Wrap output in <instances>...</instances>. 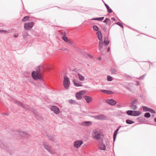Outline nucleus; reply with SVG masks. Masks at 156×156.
<instances>
[{"instance_id": "19", "label": "nucleus", "mask_w": 156, "mask_h": 156, "mask_svg": "<svg viewBox=\"0 0 156 156\" xmlns=\"http://www.w3.org/2000/svg\"><path fill=\"white\" fill-rule=\"evenodd\" d=\"M96 34L98 35V39L100 41L102 40V37L101 32L100 31H98L97 32Z\"/></svg>"}, {"instance_id": "46", "label": "nucleus", "mask_w": 156, "mask_h": 156, "mask_svg": "<svg viewBox=\"0 0 156 156\" xmlns=\"http://www.w3.org/2000/svg\"><path fill=\"white\" fill-rule=\"evenodd\" d=\"M88 57L89 58H90L91 59L93 58V56H92L91 55H90V54H88Z\"/></svg>"}, {"instance_id": "14", "label": "nucleus", "mask_w": 156, "mask_h": 156, "mask_svg": "<svg viewBox=\"0 0 156 156\" xmlns=\"http://www.w3.org/2000/svg\"><path fill=\"white\" fill-rule=\"evenodd\" d=\"M47 136L49 140L50 141H54L55 140L54 135L50 134L47 135Z\"/></svg>"}, {"instance_id": "24", "label": "nucleus", "mask_w": 156, "mask_h": 156, "mask_svg": "<svg viewBox=\"0 0 156 156\" xmlns=\"http://www.w3.org/2000/svg\"><path fill=\"white\" fill-rule=\"evenodd\" d=\"M104 17H98V18H93L92 19H91V20H98L99 21H102L104 20Z\"/></svg>"}, {"instance_id": "20", "label": "nucleus", "mask_w": 156, "mask_h": 156, "mask_svg": "<svg viewBox=\"0 0 156 156\" xmlns=\"http://www.w3.org/2000/svg\"><path fill=\"white\" fill-rule=\"evenodd\" d=\"M22 35L24 39L26 38L27 37L29 36L28 32L24 30H23L22 32Z\"/></svg>"}, {"instance_id": "5", "label": "nucleus", "mask_w": 156, "mask_h": 156, "mask_svg": "<svg viewBox=\"0 0 156 156\" xmlns=\"http://www.w3.org/2000/svg\"><path fill=\"white\" fill-rule=\"evenodd\" d=\"M34 24V22L32 21L27 23H25L24 26V29L28 31L30 30L33 27Z\"/></svg>"}, {"instance_id": "42", "label": "nucleus", "mask_w": 156, "mask_h": 156, "mask_svg": "<svg viewBox=\"0 0 156 156\" xmlns=\"http://www.w3.org/2000/svg\"><path fill=\"white\" fill-rule=\"evenodd\" d=\"M92 117L93 118H94V119H98L99 120V115L94 116H92Z\"/></svg>"}, {"instance_id": "28", "label": "nucleus", "mask_w": 156, "mask_h": 156, "mask_svg": "<svg viewBox=\"0 0 156 156\" xmlns=\"http://www.w3.org/2000/svg\"><path fill=\"white\" fill-rule=\"evenodd\" d=\"M30 19V17L28 16H26L23 18L22 20V21L23 22H25L27 20H29Z\"/></svg>"}, {"instance_id": "55", "label": "nucleus", "mask_w": 156, "mask_h": 156, "mask_svg": "<svg viewBox=\"0 0 156 156\" xmlns=\"http://www.w3.org/2000/svg\"><path fill=\"white\" fill-rule=\"evenodd\" d=\"M8 114H3V115H7Z\"/></svg>"}, {"instance_id": "38", "label": "nucleus", "mask_w": 156, "mask_h": 156, "mask_svg": "<svg viewBox=\"0 0 156 156\" xmlns=\"http://www.w3.org/2000/svg\"><path fill=\"white\" fill-rule=\"evenodd\" d=\"M126 122L128 124H131L132 123H134L131 120H129V119L127 120H126Z\"/></svg>"}, {"instance_id": "31", "label": "nucleus", "mask_w": 156, "mask_h": 156, "mask_svg": "<svg viewBox=\"0 0 156 156\" xmlns=\"http://www.w3.org/2000/svg\"><path fill=\"white\" fill-rule=\"evenodd\" d=\"M62 39L64 40L66 42H69V40L66 37L64 36L62 37Z\"/></svg>"}, {"instance_id": "39", "label": "nucleus", "mask_w": 156, "mask_h": 156, "mask_svg": "<svg viewBox=\"0 0 156 156\" xmlns=\"http://www.w3.org/2000/svg\"><path fill=\"white\" fill-rule=\"evenodd\" d=\"M8 31L4 30H0V33H4L5 34H7Z\"/></svg>"}, {"instance_id": "53", "label": "nucleus", "mask_w": 156, "mask_h": 156, "mask_svg": "<svg viewBox=\"0 0 156 156\" xmlns=\"http://www.w3.org/2000/svg\"><path fill=\"white\" fill-rule=\"evenodd\" d=\"M136 102V101H133L132 102V103L133 104H135Z\"/></svg>"}, {"instance_id": "43", "label": "nucleus", "mask_w": 156, "mask_h": 156, "mask_svg": "<svg viewBox=\"0 0 156 156\" xmlns=\"http://www.w3.org/2000/svg\"><path fill=\"white\" fill-rule=\"evenodd\" d=\"M131 107L133 109H136L137 108V106L135 105H132Z\"/></svg>"}, {"instance_id": "23", "label": "nucleus", "mask_w": 156, "mask_h": 156, "mask_svg": "<svg viewBox=\"0 0 156 156\" xmlns=\"http://www.w3.org/2000/svg\"><path fill=\"white\" fill-rule=\"evenodd\" d=\"M99 120H105L106 119V117L104 115H99Z\"/></svg>"}, {"instance_id": "50", "label": "nucleus", "mask_w": 156, "mask_h": 156, "mask_svg": "<svg viewBox=\"0 0 156 156\" xmlns=\"http://www.w3.org/2000/svg\"><path fill=\"white\" fill-rule=\"evenodd\" d=\"M110 47H108V48L107 49V52H109V51H110Z\"/></svg>"}, {"instance_id": "47", "label": "nucleus", "mask_w": 156, "mask_h": 156, "mask_svg": "<svg viewBox=\"0 0 156 156\" xmlns=\"http://www.w3.org/2000/svg\"><path fill=\"white\" fill-rule=\"evenodd\" d=\"M18 36V34H14L13 35V37H16Z\"/></svg>"}, {"instance_id": "45", "label": "nucleus", "mask_w": 156, "mask_h": 156, "mask_svg": "<svg viewBox=\"0 0 156 156\" xmlns=\"http://www.w3.org/2000/svg\"><path fill=\"white\" fill-rule=\"evenodd\" d=\"M102 29L105 31H106L107 30L106 28L105 27H102Z\"/></svg>"}, {"instance_id": "10", "label": "nucleus", "mask_w": 156, "mask_h": 156, "mask_svg": "<svg viewBox=\"0 0 156 156\" xmlns=\"http://www.w3.org/2000/svg\"><path fill=\"white\" fill-rule=\"evenodd\" d=\"M106 102L108 104L111 105H114L117 102L113 99H108L106 100Z\"/></svg>"}, {"instance_id": "34", "label": "nucleus", "mask_w": 156, "mask_h": 156, "mask_svg": "<svg viewBox=\"0 0 156 156\" xmlns=\"http://www.w3.org/2000/svg\"><path fill=\"white\" fill-rule=\"evenodd\" d=\"M93 29L96 31H97L98 30L99 28L97 26H94L93 27Z\"/></svg>"}, {"instance_id": "44", "label": "nucleus", "mask_w": 156, "mask_h": 156, "mask_svg": "<svg viewBox=\"0 0 156 156\" xmlns=\"http://www.w3.org/2000/svg\"><path fill=\"white\" fill-rule=\"evenodd\" d=\"M118 25H119V26L121 27L122 28H123V26L121 23L119 22H118Z\"/></svg>"}, {"instance_id": "52", "label": "nucleus", "mask_w": 156, "mask_h": 156, "mask_svg": "<svg viewBox=\"0 0 156 156\" xmlns=\"http://www.w3.org/2000/svg\"><path fill=\"white\" fill-rule=\"evenodd\" d=\"M62 34H63V35L64 36H65L66 35V33L65 32L63 33Z\"/></svg>"}, {"instance_id": "13", "label": "nucleus", "mask_w": 156, "mask_h": 156, "mask_svg": "<svg viewBox=\"0 0 156 156\" xmlns=\"http://www.w3.org/2000/svg\"><path fill=\"white\" fill-rule=\"evenodd\" d=\"M103 47V43L102 40L100 41L99 42V51L102 54V49Z\"/></svg>"}, {"instance_id": "12", "label": "nucleus", "mask_w": 156, "mask_h": 156, "mask_svg": "<svg viewBox=\"0 0 156 156\" xmlns=\"http://www.w3.org/2000/svg\"><path fill=\"white\" fill-rule=\"evenodd\" d=\"M92 123L91 121H84L82 122L81 125L84 126H87L90 125Z\"/></svg>"}, {"instance_id": "35", "label": "nucleus", "mask_w": 156, "mask_h": 156, "mask_svg": "<svg viewBox=\"0 0 156 156\" xmlns=\"http://www.w3.org/2000/svg\"><path fill=\"white\" fill-rule=\"evenodd\" d=\"M143 110L145 112L148 111L149 109L147 107L145 106H143Z\"/></svg>"}, {"instance_id": "7", "label": "nucleus", "mask_w": 156, "mask_h": 156, "mask_svg": "<svg viewBox=\"0 0 156 156\" xmlns=\"http://www.w3.org/2000/svg\"><path fill=\"white\" fill-rule=\"evenodd\" d=\"M43 145L44 148L48 151L50 153L52 154L53 151L51 149V147L46 142H43Z\"/></svg>"}, {"instance_id": "27", "label": "nucleus", "mask_w": 156, "mask_h": 156, "mask_svg": "<svg viewBox=\"0 0 156 156\" xmlns=\"http://www.w3.org/2000/svg\"><path fill=\"white\" fill-rule=\"evenodd\" d=\"M106 38L107 39V38L106 37H105V40L103 42L104 45L105 46H107L109 43V40H106Z\"/></svg>"}, {"instance_id": "29", "label": "nucleus", "mask_w": 156, "mask_h": 156, "mask_svg": "<svg viewBox=\"0 0 156 156\" xmlns=\"http://www.w3.org/2000/svg\"><path fill=\"white\" fill-rule=\"evenodd\" d=\"M117 135V129H116L114 131L113 133V141L114 142L116 140V135Z\"/></svg>"}, {"instance_id": "6", "label": "nucleus", "mask_w": 156, "mask_h": 156, "mask_svg": "<svg viewBox=\"0 0 156 156\" xmlns=\"http://www.w3.org/2000/svg\"><path fill=\"white\" fill-rule=\"evenodd\" d=\"M16 132L21 137H24L27 138L28 136V134L27 132L23 131L20 130H16Z\"/></svg>"}, {"instance_id": "9", "label": "nucleus", "mask_w": 156, "mask_h": 156, "mask_svg": "<svg viewBox=\"0 0 156 156\" xmlns=\"http://www.w3.org/2000/svg\"><path fill=\"white\" fill-rule=\"evenodd\" d=\"M51 110L54 112V113L58 114L59 112V109L58 107L57 106H53L51 108Z\"/></svg>"}, {"instance_id": "32", "label": "nucleus", "mask_w": 156, "mask_h": 156, "mask_svg": "<svg viewBox=\"0 0 156 156\" xmlns=\"http://www.w3.org/2000/svg\"><path fill=\"white\" fill-rule=\"evenodd\" d=\"M113 80V77L110 76H108L107 77V80L111 81Z\"/></svg>"}, {"instance_id": "54", "label": "nucleus", "mask_w": 156, "mask_h": 156, "mask_svg": "<svg viewBox=\"0 0 156 156\" xmlns=\"http://www.w3.org/2000/svg\"><path fill=\"white\" fill-rule=\"evenodd\" d=\"M98 59L99 60H101V57H100L99 58H98Z\"/></svg>"}, {"instance_id": "15", "label": "nucleus", "mask_w": 156, "mask_h": 156, "mask_svg": "<svg viewBox=\"0 0 156 156\" xmlns=\"http://www.w3.org/2000/svg\"><path fill=\"white\" fill-rule=\"evenodd\" d=\"M101 91L107 94H113V92L110 90H101Z\"/></svg>"}, {"instance_id": "8", "label": "nucleus", "mask_w": 156, "mask_h": 156, "mask_svg": "<svg viewBox=\"0 0 156 156\" xmlns=\"http://www.w3.org/2000/svg\"><path fill=\"white\" fill-rule=\"evenodd\" d=\"M83 142L82 140L76 141L74 143V146L75 147L78 148L83 144Z\"/></svg>"}, {"instance_id": "25", "label": "nucleus", "mask_w": 156, "mask_h": 156, "mask_svg": "<svg viewBox=\"0 0 156 156\" xmlns=\"http://www.w3.org/2000/svg\"><path fill=\"white\" fill-rule=\"evenodd\" d=\"M69 102L72 104H77L78 105V103L76 101L72 99H70L68 101Z\"/></svg>"}, {"instance_id": "21", "label": "nucleus", "mask_w": 156, "mask_h": 156, "mask_svg": "<svg viewBox=\"0 0 156 156\" xmlns=\"http://www.w3.org/2000/svg\"><path fill=\"white\" fill-rule=\"evenodd\" d=\"M133 116H136L140 115L141 113L140 111H134L133 113Z\"/></svg>"}, {"instance_id": "1", "label": "nucleus", "mask_w": 156, "mask_h": 156, "mask_svg": "<svg viewBox=\"0 0 156 156\" xmlns=\"http://www.w3.org/2000/svg\"><path fill=\"white\" fill-rule=\"evenodd\" d=\"M40 66H38L36 68V71H33L31 73L33 78L35 80L41 79L40 73Z\"/></svg>"}, {"instance_id": "41", "label": "nucleus", "mask_w": 156, "mask_h": 156, "mask_svg": "<svg viewBox=\"0 0 156 156\" xmlns=\"http://www.w3.org/2000/svg\"><path fill=\"white\" fill-rule=\"evenodd\" d=\"M148 111L150 112H151L153 113H155V111L154 110H153L152 109H150V108L149 109V110H148Z\"/></svg>"}, {"instance_id": "58", "label": "nucleus", "mask_w": 156, "mask_h": 156, "mask_svg": "<svg viewBox=\"0 0 156 156\" xmlns=\"http://www.w3.org/2000/svg\"><path fill=\"white\" fill-rule=\"evenodd\" d=\"M115 24H117V22L116 23H115Z\"/></svg>"}, {"instance_id": "11", "label": "nucleus", "mask_w": 156, "mask_h": 156, "mask_svg": "<svg viewBox=\"0 0 156 156\" xmlns=\"http://www.w3.org/2000/svg\"><path fill=\"white\" fill-rule=\"evenodd\" d=\"M83 98L86 101L87 103H90L92 101V98L87 95L83 96Z\"/></svg>"}, {"instance_id": "26", "label": "nucleus", "mask_w": 156, "mask_h": 156, "mask_svg": "<svg viewBox=\"0 0 156 156\" xmlns=\"http://www.w3.org/2000/svg\"><path fill=\"white\" fill-rule=\"evenodd\" d=\"M99 148L101 150H105L106 149L105 145L102 143L100 145Z\"/></svg>"}, {"instance_id": "57", "label": "nucleus", "mask_w": 156, "mask_h": 156, "mask_svg": "<svg viewBox=\"0 0 156 156\" xmlns=\"http://www.w3.org/2000/svg\"><path fill=\"white\" fill-rule=\"evenodd\" d=\"M62 50H66V49H62Z\"/></svg>"}, {"instance_id": "48", "label": "nucleus", "mask_w": 156, "mask_h": 156, "mask_svg": "<svg viewBox=\"0 0 156 156\" xmlns=\"http://www.w3.org/2000/svg\"><path fill=\"white\" fill-rule=\"evenodd\" d=\"M81 91H82V92L81 93V95L82 96L83 95L84 93H85V91L84 90H82Z\"/></svg>"}, {"instance_id": "56", "label": "nucleus", "mask_w": 156, "mask_h": 156, "mask_svg": "<svg viewBox=\"0 0 156 156\" xmlns=\"http://www.w3.org/2000/svg\"><path fill=\"white\" fill-rule=\"evenodd\" d=\"M154 121H155V122H156V118H155L154 119Z\"/></svg>"}, {"instance_id": "22", "label": "nucleus", "mask_w": 156, "mask_h": 156, "mask_svg": "<svg viewBox=\"0 0 156 156\" xmlns=\"http://www.w3.org/2000/svg\"><path fill=\"white\" fill-rule=\"evenodd\" d=\"M77 80H73V82L74 83V85L76 87H81L83 86L81 84L77 83L76 82Z\"/></svg>"}, {"instance_id": "18", "label": "nucleus", "mask_w": 156, "mask_h": 156, "mask_svg": "<svg viewBox=\"0 0 156 156\" xmlns=\"http://www.w3.org/2000/svg\"><path fill=\"white\" fill-rule=\"evenodd\" d=\"M104 3L105 5L106 6V9H107V12L108 13H112V9L110 8L109 6L107 4H106L105 2H104Z\"/></svg>"}, {"instance_id": "40", "label": "nucleus", "mask_w": 156, "mask_h": 156, "mask_svg": "<svg viewBox=\"0 0 156 156\" xmlns=\"http://www.w3.org/2000/svg\"><path fill=\"white\" fill-rule=\"evenodd\" d=\"M109 21H110V20L109 19L107 18L104 20L103 22L105 23H106V24H107V22Z\"/></svg>"}, {"instance_id": "33", "label": "nucleus", "mask_w": 156, "mask_h": 156, "mask_svg": "<svg viewBox=\"0 0 156 156\" xmlns=\"http://www.w3.org/2000/svg\"><path fill=\"white\" fill-rule=\"evenodd\" d=\"M133 111L128 110L127 111V113L129 115H131L133 116Z\"/></svg>"}, {"instance_id": "36", "label": "nucleus", "mask_w": 156, "mask_h": 156, "mask_svg": "<svg viewBox=\"0 0 156 156\" xmlns=\"http://www.w3.org/2000/svg\"><path fill=\"white\" fill-rule=\"evenodd\" d=\"M111 72L113 74H115L116 73V70L114 69H112L111 70Z\"/></svg>"}, {"instance_id": "30", "label": "nucleus", "mask_w": 156, "mask_h": 156, "mask_svg": "<svg viewBox=\"0 0 156 156\" xmlns=\"http://www.w3.org/2000/svg\"><path fill=\"white\" fill-rule=\"evenodd\" d=\"M78 76L79 77V79L80 80L83 81L84 80V77L83 76L81 75L80 73H78Z\"/></svg>"}, {"instance_id": "17", "label": "nucleus", "mask_w": 156, "mask_h": 156, "mask_svg": "<svg viewBox=\"0 0 156 156\" xmlns=\"http://www.w3.org/2000/svg\"><path fill=\"white\" fill-rule=\"evenodd\" d=\"M0 147L1 148L6 151L8 150L9 149V147L8 146H7L6 145H5L2 143L0 144Z\"/></svg>"}, {"instance_id": "51", "label": "nucleus", "mask_w": 156, "mask_h": 156, "mask_svg": "<svg viewBox=\"0 0 156 156\" xmlns=\"http://www.w3.org/2000/svg\"><path fill=\"white\" fill-rule=\"evenodd\" d=\"M68 43H69L70 44H71L73 43V42L72 41H69V42H68Z\"/></svg>"}, {"instance_id": "3", "label": "nucleus", "mask_w": 156, "mask_h": 156, "mask_svg": "<svg viewBox=\"0 0 156 156\" xmlns=\"http://www.w3.org/2000/svg\"><path fill=\"white\" fill-rule=\"evenodd\" d=\"M94 131L95 134V135L93 136L94 138L97 140L100 139L102 142H103L102 137H103L104 135L102 133L100 132H98V131L96 130Z\"/></svg>"}, {"instance_id": "37", "label": "nucleus", "mask_w": 156, "mask_h": 156, "mask_svg": "<svg viewBox=\"0 0 156 156\" xmlns=\"http://www.w3.org/2000/svg\"><path fill=\"white\" fill-rule=\"evenodd\" d=\"M151 115L149 113H146L144 115V116L147 118H149L150 117Z\"/></svg>"}, {"instance_id": "2", "label": "nucleus", "mask_w": 156, "mask_h": 156, "mask_svg": "<svg viewBox=\"0 0 156 156\" xmlns=\"http://www.w3.org/2000/svg\"><path fill=\"white\" fill-rule=\"evenodd\" d=\"M14 103L15 104H16L20 106L22 108L26 109L28 111H31L33 113L34 115L36 116V113L34 112V110L33 108H28V105L26 104H24L22 102H21L20 101H19L17 100H15L14 101Z\"/></svg>"}, {"instance_id": "49", "label": "nucleus", "mask_w": 156, "mask_h": 156, "mask_svg": "<svg viewBox=\"0 0 156 156\" xmlns=\"http://www.w3.org/2000/svg\"><path fill=\"white\" fill-rule=\"evenodd\" d=\"M111 20H112L114 21H115V19L114 17H112L111 18Z\"/></svg>"}, {"instance_id": "59", "label": "nucleus", "mask_w": 156, "mask_h": 156, "mask_svg": "<svg viewBox=\"0 0 156 156\" xmlns=\"http://www.w3.org/2000/svg\"><path fill=\"white\" fill-rule=\"evenodd\" d=\"M137 85H138V83H137Z\"/></svg>"}, {"instance_id": "4", "label": "nucleus", "mask_w": 156, "mask_h": 156, "mask_svg": "<svg viewBox=\"0 0 156 156\" xmlns=\"http://www.w3.org/2000/svg\"><path fill=\"white\" fill-rule=\"evenodd\" d=\"M63 85L65 88L67 89L69 87L70 84V81L69 78L66 76L64 77Z\"/></svg>"}, {"instance_id": "16", "label": "nucleus", "mask_w": 156, "mask_h": 156, "mask_svg": "<svg viewBox=\"0 0 156 156\" xmlns=\"http://www.w3.org/2000/svg\"><path fill=\"white\" fill-rule=\"evenodd\" d=\"M82 92V91H80L79 92H77L76 93V97L78 100H80L82 98V96L81 95V93Z\"/></svg>"}]
</instances>
